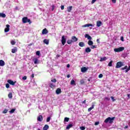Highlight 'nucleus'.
Listing matches in <instances>:
<instances>
[{
  "instance_id": "obj_39",
  "label": "nucleus",
  "mask_w": 130,
  "mask_h": 130,
  "mask_svg": "<svg viewBox=\"0 0 130 130\" xmlns=\"http://www.w3.org/2000/svg\"><path fill=\"white\" fill-rule=\"evenodd\" d=\"M112 62H113V60H111V61L109 62L108 64L109 67H112Z\"/></svg>"
},
{
  "instance_id": "obj_37",
  "label": "nucleus",
  "mask_w": 130,
  "mask_h": 130,
  "mask_svg": "<svg viewBox=\"0 0 130 130\" xmlns=\"http://www.w3.org/2000/svg\"><path fill=\"white\" fill-rule=\"evenodd\" d=\"M69 120H70V118L65 117L64 119V121H66V122H68Z\"/></svg>"
},
{
  "instance_id": "obj_41",
  "label": "nucleus",
  "mask_w": 130,
  "mask_h": 130,
  "mask_svg": "<svg viewBox=\"0 0 130 130\" xmlns=\"http://www.w3.org/2000/svg\"><path fill=\"white\" fill-rule=\"evenodd\" d=\"M36 55H38L39 56L40 55V51H37L36 53Z\"/></svg>"
},
{
  "instance_id": "obj_33",
  "label": "nucleus",
  "mask_w": 130,
  "mask_h": 130,
  "mask_svg": "<svg viewBox=\"0 0 130 130\" xmlns=\"http://www.w3.org/2000/svg\"><path fill=\"white\" fill-rule=\"evenodd\" d=\"M6 14L4 13H0V17H2V18H6Z\"/></svg>"
},
{
  "instance_id": "obj_35",
  "label": "nucleus",
  "mask_w": 130,
  "mask_h": 130,
  "mask_svg": "<svg viewBox=\"0 0 130 130\" xmlns=\"http://www.w3.org/2000/svg\"><path fill=\"white\" fill-rule=\"evenodd\" d=\"M73 41L72 40H68L67 41V43L68 44H72V43H73Z\"/></svg>"
},
{
  "instance_id": "obj_43",
  "label": "nucleus",
  "mask_w": 130,
  "mask_h": 130,
  "mask_svg": "<svg viewBox=\"0 0 130 130\" xmlns=\"http://www.w3.org/2000/svg\"><path fill=\"white\" fill-rule=\"evenodd\" d=\"M51 119V118L50 117H48L47 118V122H49L50 121V119Z\"/></svg>"
},
{
  "instance_id": "obj_12",
  "label": "nucleus",
  "mask_w": 130,
  "mask_h": 130,
  "mask_svg": "<svg viewBox=\"0 0 130 130\" xmlns=\"http://www.w3.org/2000/svg\"><path fill=\"white\" fill-rule=\"evenodd\" d=\"M102 25V22L100 20H98L96 21V26L97 27H100Z\"/></svg>"
},
{
  "instance_id": "obj_26",
  "label": "nucleus",
  "mask_w": 130,
  "mask_h": 130,
  "mask_svg": "<svg viewBox=\"0 0 130 130\" xmlns=\"http://www.w3.org/2000/svg\"><path fill=\"white\" fill-rule=\"evenodd\" d=\"M85 52L87 53H89V52H91V49L89 47H87L85 49Z\"/></svg>"
},
{
  "instance_id": "obj_20",
  "label": "nucleus",
  "mask_w": 130,
  "mask_h": 130,
  "mask_svg": "<svg viewBox=\"0 0 130 130\" xmlns=\"http://www.w3.org/2000/svg\"><path fill=\"white\" fill-rule=\"evenodd\" d=\"M79 45L80 47H84V46H85V43L83 42H80L79 43Z\"/></svg>"
},
{
  "instance_id": "obj_31",
  "label": "nucleus",
  "mask_w": 130,
  "mask_h": 130,
  "mask_svg": "<svg viewBox=\"0 0 130 130\" xmlns=\"http://www.w3.org/2000/svg\"><path fill=\"white\" fill-rule=\"evenodd\" d=\"M107 59V58L106 57H104L103 58H101L100 61H104Z\"/></svg>"
},
{
  "instance_id": "obj_47",
  "label": "nucleus",
  "mask_w": 130,
  "mask_h": 130,
  "mask_svg": "<svg viewBox=\"0 0 130 130\" xmlns=\"http://www.w3.org/2000/svg\"><path fill=\"white\" fill-rule=\"evenodd\" d=\"M99 78H100V79H101V78H103V74H101L99 75Z\"/></svg>"
},
{
  "instance_id": "obj_1",
  "label": "nucleus",
  "mask_w": 130,
  "mask_h": 130,
  "mask_svg": "<svg viewBox=\"0 0 130 130\" xmlns=\"http://www.w3.org/2000/svg\"><path fill=\"white\" fill-rule=\"evenodd\" d=\"M22 21L23 24H26V23H29V24H31V23H32L31 20H30V19H28V17H24L22 18Z\"/></svg>"
},
{
  "instance_id": "obj_49",
  "label": "nucleus",
  "mask_w": 130,
  "mask_h": 130,
  "mask_svg": "<svg viewBox=\"0 0 130 130\" xmlns=\"http://www.w3.org/2000/svg\"><path fill=\"white\" fill-rule=\"evenodd\" d=\"M111 99H112L113 102H114V101H115V99H114V98L113 96H111Z\"/></svg>"
},
{
  "instance_id": "obj_57",
  "label": "nucleus",
  "mask_w": 130,
  "mask_h": 130,
  "mask_svg": "<svg viewBox=\"0 0 130 130\" xmlns=\"http://www.w3.org/2000/svg\"><path fill=\"white\" fill-rule=\"evenodd\" d=\"M82 104H86V100L82 102Z\"/></svg>"
},
{
  "instance_id": "obj_11",
  "label": "nucleus",
  "mask_w": 130,
  "mask_h": 130,
  "mask_svg": "<svg viewBox=\"0 0 130 130\" xmlns=\"http://www.w3.org/2000/svg\"><path fill=\"white\" fill-rule=\"evenodd\" d=\"M60 93H61V89L59 88H57L56 90V94H57V95H59Z\"/></svg>"
},
{
  "instance_id": "obj_42",
  "label": "nucleus",
  "mask_w": 130,
  "mask_h": 130,
  "mask_svg": "<svg viewBox=\"0 0 130 130\" xmlns=\"http://www.w3.org/2000/svg\"><path fill=\"white\" fill-rule=\"evenodd\" d=\"M84 83H85V81H84V80L83 79L80 80V84H81V85H83Z\"/></svg>"
},
{
  "instance_id": "obj_23",
  "label": "nucleus",
  "mask_w": 130,
  "mask_h": 130,
  "mask_svg": "<svg viewBox=\"0 0 130 130\" xmlns=\"http://www.w3.org/2000/svg\"><path fill=\"white\" fill-rule=\"evenodd\" d=\"M49 128V126L47 124L45 125V126L43 127V130H48Z\"/></svg>"
},
{
  "instance_id": "obj_3",
  "label": "nucleus",
  "mask_w": 130,
  "mask_h": 130,
  "mask_svg": "<svg viewBox=\"0 0 130 130\" xmlns=\"http://www.w3.org/2000/svg\"><path fill=\"white\" fill-rule=\"evenodd\" d=\"M121 67H123V62H118L116 64V69H119L121 68Z\"/></svg>"
},
{
  "instance_id": "obj_25",
  "label": "nucleus",
  "mask_w": 130,
  "mask_h": 130,
  "mask_svg": "<svg viewBox=\"0 0 130 130\" xmlns=\"http://www.w3.org/2000/svg\"><path fill=\"white\" fill-rule=\"evenodd\" d=\"M88 44L89 46H92V45L94 44V43H93V41H91V40H89L88 42Z\"/></svg>"
},
{
  "instance_id": "obj_54",
  "label": "nucleus",
  "mask_w": 130,
  "mask_h": 130,
  "mask_svg": "<svg viewBox=\"0 0 130 130\" xmlns=\"http://www.w3.org/2000/svg\"><path fill=\"white\" fill-rule=\"evenodd\" d=\"M112 2H113V4L116 3V0H112Z\"/></svg>"
},
{
  "instance_id": "obj_52",
  "label": "nucleus",
  "mask_w": 130,
  "mask_h": 130,
  "mask_svg": "<svg viewBox=\"0 0 130 130\" xmlns=\"http://www.w3.org/2000/svg\"><path fill=\"white\" fill-rule=\"evenodd\" d=\"M105 99L106 100H108V101H109V100H110V99L108 97H106Z\"/></svg>"
},
{
  "instance_id": "obj_21",
  "label": "nucleus",
  "mask_w": 130,
  "mask_h": 130,
  "mask_svg": "<svg viewBox=\"0 0 130 130\" xmlns=\"http://www.w3.org/2000/svg\"><path fill=\"white\" fill-rule=\"evenodd\" d=\"M83 27H93V24L91 23H88V24L84 25Z\"/></svg>"
},
{
  "instance_id": "obj_2",
  "label": "nucleus",
  "mask_w": 130,
  "mask_h": 130,
  "mask_svg": "<svg viewBox=\"0 0 130 130\" xmlns=\"http://www.w3.org/2000/svg\"><path fill=\"white\" fill-rule=\"evenodd\" d=\"M124 50V47H120L118 48H115L114 51L115 52H120V51H123Z\"/></svg>"
},
{
  "instance_id": "obj_62",
  "label": "nucleus",
  "mask_w": 130,
  "mask_h": 130,
  "mask_svg": "<svg viewBox=\"0 0 130 130\" xmlns=\"http://www.w3.org/2000/svg\"><path fill=\"white\" fill-rule=\"evenodd\" d=\"M71 77V76L70 75V74H68V75H67V78H70Z\"/></svg>"
},
{
  "instance_id": "obj_50",
  "label": "nucleus",
  "mask_w": 130,
  "mask_h": 130,
  "mask_svg": "<svg viewBox=\"0 0 130 130\" xmlns=\"http://www.w3.org/2000/svg\"><path fill=\"white\" fill-rule=\"evenodd\" d=\"M120 40L121 41H124V38H123V36H122L120 37Z\"/></svg>"
},
{
  "instance_id": "obj_14",
  "label": "nucleus",
  "mask_w": 130,
  "mask_h": 130,
  "mask_svg": "<svg viewBox=\"0 0 130 130\" xmlns=\"http://www.w3.org/2000/svg\"><path fill=\"white\" fill-rule=\"evenodd\" d=\"M85 38H87L88 40H92V37L88 34H85Z\"/></svg>"
},
{
  "instance_id": "obj_60",
  "label": "nucleus",
  "mask_w": 130,
  "mask_h": 130,
  "mask_svg": "<svg viewBox=\"0 0 130 130\" xmlns=\"http://www.w3.org/2000/svg\"><path fill=\"white\" fill-rule=\"evenodd\" d=\"M124 128H128V125H126V126L124 127Z\"/></svg>"
},
{
  "instance_id": "obj_58",
  "label": "nucleus",
  "mask_w": 130,
  "mask_h": 130,
  "mask_svg": "<svg viewBox=\"0 0 130 130\" xmlns=\"http://www.w3.org/2000/svg\"><path fill=\"white\" fill-rule=\"evenodd\" d=\"M96 42L97 43H100V41L99 40V39L96 40Z\"/></svg>"
},
{
  "instance_id": "obj_8",
  "label": "nucleus",
  "mask_w": 130,
  "mask_h": 130,
  "mask_svg": "<svg viewBox=\"0 0 130 130\" xmlns=\"http://www.w3.org/2000/svg\"><path fill=\"white\" fill-rule=\"evenodd\" d=\"M71 40H72V42H77L78 41V38L76 37V36H72L71 38Z\"/></svg>"
},
{
  "instance_id": "obj_51",
  "label": "nucleus",
  "mask_w": 130,
  "mask_h": 130,
  "mask_svg": "<svg viewBox=\"0 0 130 130\" xmlns=\"http://www.w3.org/2000/svg\"><path fill=\"white\" fill-rule=\"evenodd\" d=\"M61 10H64V6L63 5L61 6Z\"/></svg>"
},
{
  "instance_id": "obj_53",
  "label": "nucleus",
  "mask_w": 130,
  "mask_h": 130,
  "mask_svg": "<svg viewBox=\"0 0 130 130\" xmlns=\"http://www.w3.org/2000/svg\"><path fill=\"white\" fill-rule=\"evenodd\" d=\"M96 1H97V0H92L91 4H94L95 2H96Z\"/></svg>"
},
{
  "instance_id": "obj_34",
  "label": "nucleus",
  "mask_w": 130,
  "mask_h": 130,
  "mask_svg": "<svg viewBox=\"0 0 130 130\" xmlns=\"http://www.w3.org/2000/svg\"><path fill=\"white\" fill-rule=\"evenodd\" d=\"M90 48L91 49H95V48H97V45H91V46L90 47Z\"/></svg>"
},
{
  "instance_id": "obj_9",
  "label": "nucleus",
  "mask_w": 130,
  "mask_h": 130,
  "mask_svg": "<svg viewBox=\"0 0 130 130\" xmlns=\"http://www.w3.org/2000/svg\"><path fill=\"white\" fill-rule=\"evenodd\" d=\"M47 33H48V30H47V29L44 28L43 29L42 31V34H43V35H45L47 34Z\"/></svg>"
},
{
  "instance_id": "obj_36",
  "label": "nucleus",
  "mask_w": 130,
  "mask_h": 130,
  "mask_svg": "<svg viewBox=\"0 0 130 130\" xmlns=\"http://www.w3.org/2000/svg\"><path fill=\"white\" fill-rule=\"evenodd\" d=\"M15 111H16V109H11V110L9 111V113H14V112H15Z\"/></svg>"
},
{
  "instance_id": "obj_17",
  "label": "nucleus",
  "mask_w": 130,
  "mask_h": 130,
  "mask_svg": "<svg viewBox=\"0 0 130 130\" xmlns=\"http://www.w3.org/2000/svg\"><path fill=\"white\" fill-rule=\"evenodd\" d=\"M5 64V61L3 60H0V67H4Z\"/></svg>"
},
{
  "instance_id": "obj_30",
  "label": "nucleus",
  "mask_w": 130,
  "mask_h": 130,
  "mask_svg": "<svg viewBox=\"0 0 130 130\" xmlns=\"http://www.w3.org/2000/svg\"><path fill=\"white\" fill-rule=\"evenodd\" d=\"M8 98H9V99H12V98H13V94L12 93V92H10L9 93Z\"/></svg>"
},
{
  "instance_id": "obj_28",
  "label": "nucleus",
  "mask_w": 130,
  "mask_h": 130,
  "mask_svg": "<svg viewBox=\"0 0 130 130\" xmlns=\"http://www.w3.org/2000/svg\"><path fill=\"white\" fill-rule=\"evenodd\" d=\"M94 106H95V105H92L91 107L90 108H88V112H90V111H91V110H92V109H94Z\"/></svg>"
},
{
  "instance_id": "obj_18",
  "label": "nucleus",
  "mask_w": 130,
  "mask_h": 130,
  "mask_svg": "<svg viewBox=\"0 0 130 130\" xmlns=\"http://www.w3.org/2000/svg\"><path fill=\"white\" fill-rule=\"evenodd\" d=\"M49 87L50 88H51L53 90L54 88H55V85H54L53 83H50L49 84Z\"/></svg>"
},
{
  "instance_id": "obj_40",
  "label": "nucleus",
  "mask_w": 130,
  "mask_h": 130,
  "mask_svg": "<svg viewBox=\"0 0 130 130\" xmlns=\"http://www.w3.org/2000/svg\"><path fill=\"white\" fill-rule=\"evenodd\" d=\"M80 129H81V130H85V129H86V127L85 126H80Z\"/></svg>"
},
{
  "instance_id": "obj_15",
  "label": "nucleus",
  "mask_w": 130,
  "mask_h": 130,
  "mask_svg": "<svg viewBox=\"0 0 130 130\" xmlns=\"http://www.w3.org/2000/svg\"><path fill=\"white\" fill-rule=\"evenodd\" d=\"M73 10V6H69L67 7V12L68 13H71V11Z\"/></svg>"
},
{
  "instance_id": "obj_46",
  "label": "nucleus",
  "mask_w": 130,
  "mask_h": 130,
  "mask_svg": "<svg viewBox=\"0 0 130 130\" xmlns=\"http://www.w3.org/2000/svg\"><path fill=\"white\" fill-rule=\"evenodd\" d=\"M51 81L52 83H56V79H52Z\"/></svg>"
},
{
  "instance_id": "obj_61",
  "label": "nucleus",
  "mask_w": 130,
  "mask_h": 130,
  "mask_svg": "<svg viewBox=\"0 0 130 130\" xmlns=\"http://www.w3.org/2000/svg\"><path fill=\"white\" fill-rule=\"evenodd\" d=\"M129 96H130L129 94H127V97L128 98V99H129Z\"/></svg>"
},
{
  "instance_id": "obj_4",
  "label": "nucleus",
  "mask_w": 130,
  "mask_h": 130,
  "mask_svg": "<svg viewBox=\"0 0 130 130\" xmlns=\"http://www.w3.org/2000/svg\"><path fill=\"white\" fill-rule=\"evenodd\" d=\"M121 70H122V71H124V70H126L125 71V72L127 73L129 71H130V66H129L128 68H127V66H126L124 68H122Z\"/></svg>"
},
{
  "instance_id": "obj_24",
  "label": "nucleus",
  "mask_w": 130,
  "mask_h": 130,
  "mask_svg": "<svg viewBox=\"0 0 130 130\" xmlns=\"http://www.w3.org/2000/svg\"><path fill=\"white\" fill-rule=\"evenodd\" d=\"M17 51V47H15L14 49H12L11 52L12 53H16Z\"/></svg>"
},
{
  "instance_id": "obj_16",
  "label": "nucleus",
  "mask_w": 130,
  "mask_h": 130,
  "mask_svg": "<svg viewBox=\"0 0 130 130\" xmlns=\"http://www.w3.org/2000/svg\"><path fill=\"white\" fill-rule=\"evenodd\" d=\"M114 119H115V117H110V119L109 121V123H113Z\"/></svg>"
},
{
  "instance_id": "obj_45",
  "label": "nucleus",
  "mask_w": 130,
  "mask_h": 130,
  "mask_svg": "<svg viewBox=\"0 0 130 130\" xmlns=\"http://www.w3.org/2000/svg\"><path fill=\"white\" fill-rule=\"evenodd\" d=\"M8 112V110L7 109H5L3 112V113H7Z\"/></svg>"
},
{
  "instance_id": "obj_56",
  "label": "nucleus",
  "mask_w": 130,
  "mask_h": 130,
  "mask_svg": "<svg viewBox=\"0 0 130 130\" xmlns=\"http://www.w3.org/2000/svg\"><path fill=\"white\" fill-rule=\"evenodd\" d=\"M94 124L95 125H98V124H99V122H95Z\"/></svg>"
},
{
  "instance_id": "obj_29",
  "label": "nucleus",
  "mask_w": 130,
  "mask_h": 130,
  "mask_svg": "<svg viewBox=\"0 0 130 130\" xmlns=\"http://www.w3.org/2000/svg\"><path fill=\"white\" fill-rule=\"evenodd\" d=\"M110 119V117H108L107 118H106L105 121L104 122L105 123H108V122H109V120Z\"/></svg>"
},
{
  "instance_id": "obj_59",
  "label": "nucleus",
  "mask_w": 130,
  "mask_h": 130,
  "mask_svg": "<svg viewBox=\"0 0 130 130\" xmlns=\"http://www.w3.org/2000/svg\"><path fill=\"white\" fill-rule=\"evenodd\" d=\"M31 78L33 79L34 78V74H31Z\"/></svg>"
},
{
  "instance_id": "obj_6",
  "label": "nucleus",
  "mask_w": 130,
  "mask_h": 130,
  "mask_svg": "<svg viewBox=\"0 0 130 130\" xmlns=\"http://www.w3.org/2000/svg\"><path fill=\"white\" fill-rule=\"evenodd\" d=\"M7 83H9V84H10V85H12V86H15V83H17V81L14 82V81L9 79L7 81Z\"/></svg>"
},
{
  "instance_id": "obj_55",
  "label": "nucleus",
  "mask_w": 130,
  "mask_h": 130,
  "mask_svg": "<svg viewBox=\"0 0 130 130\" xmlns=\"http://www.w3.org/2000/svg\"><path fill=\"white\" fill-rule=\"evenodd\" d=\"M55 6L54 5L52 6V11H53L54 10Z\"/></svg>"
},
{
  "instance_id": "obj_32",
  "label": "nucleus",
  "mask_w": 130,
  "mask_h": 130,
  "mask_svg": "<svg viewBox=\"0 0 130 130\" xmlns=\"http://www.w3.org/2000/svg\"><path fill=\"white\" fill-rule=\"evenodd\" d=\"M71 85L75 86V85H76V82L75 81V80H72L71 81Z\"/></svg>"
},
{
  "instance_id": "obj_38",
  "label": "nucleus",
  "mask_w": 130,
  "mask_h": 130,
  "mask_svg": "<svg viewBox=\"0 0 130 130\" xmlns=\"http://www.w3.org/2000/svg\"><path fill=\"white\" fill-rule=\"evenodd\" d=\"M11 44H12V45H15V44H16V42L14 40H12L11 41Z\"/></svg>"
},
{
  "instance_id": "obj_22",
  "label": "nucleus",
  "mask_w": 130,
  "mask_h": 130,
  "mask_svg": "<svg viewBox=\"0 0 130 130\" xmlns=\"http://www.w3.org/2000/svg\"><path fill=\"white\" fill-rule=\"evenodd\" d=\"M43 42L44 43H45V44H46L47 45H48V44H49V40L47 39L44 40Z\"/></svg>"
},
{
  "instance_id": "obj_13",
  "label": "nucleus",
  "mask_w": 130,
  "mask_h": 130,
  "mask_svg": "<svg viewBox=\"0 0 130 130\" xmlns=\"http://www.w3.org/2000/svg\"><path fill=\"white\" fill-rule=\"evenodd\" d=\"M43 119V117L42 115H40L38 117L37 120L38 121H42V120Z\"/></svg>"
},
{
  "instance_id": "obj_19",
  "label": "nucleus",
  "mask_w": 130,
  "mask_h": 130,
  "mask_svg": "<svg viewBox=\"0 0 130 130\" xmlns=\"http://www.w3.org/2000/svg\"><path fill=\"white\" fill-rule=\"evenodd\" d=\"M87 68L83 67L81 68V72L82 73H86V72H87Z\"/></svg>"
},
{
  "instance_id": "obj_27",
  "label": "nucleus",
  "mask_w": 130,
  "mask_h": 130,
  "mask_svg": "<svg viewBox=\"0 0 130 130\" xmlns=\"http://www.w3.org/2000/svg\"><path fill=\"white\" fill-rule=\"evenodd\" d=\"M71 127H73L72 124H69V125H68L66 127V129H70Z\"/></svg>"
},
{
  "instance_id": "obj_10",
  "label": "nucleus",
  "mask_w": 130,
  "mask_h": 130,
  "mask_svg": "<svg viewBox=\"0 0 130 130\" xmlns=\"http://www.w3.org/2000/svg\"><path fill=\"white\" fill-rule=\"evenodd\" d=\"M6 27H7L5 29V32H9V31H10V25L7 24Z\"/></svg>"
},
{
  "instance_id": "obj_5",
  "label": "nucleus",
  "mask_w": 130,
  "mask_h": 130,
  "mask_svg": "<svg viewBox=\"0 0 130 130\" xmlns=\"http://www.w3.org/2000/svg\"><path fill=\"white\" fill-rule=\"evenodd\" d=\"M61 43L62 45H64L67 42V39L64 38V36H62L61 38Z\"/></svg>"
},
{
  "instance_id": "obj_48",
  "label": "nucleus",
  "mask_w": 130,
  "mask_h": 130,
  "mask_svg": "<svg viewBox=\"0 0 130 130\" xmlns=\"http://www.w3.org/2000/svg\"><path fill=\"white\" fill-rule=\"evenodd\" d=\"M22 80H27V76H24L22 77Z\"/></svg>"
},
{
  "instance_id": "obj_64",
  "label": "nucleus",
  "mask_w": 130,
  "mask_h": 130,
  "mask_svg": "<svg viewBox=\"0 0 130 130\" xmlns=\"http://www.w3.org/2000/svg\"><path fill=\"white\" fill-rule=\"evenodd\" d=\"M31 45H33V44H32V43L29 44L28 45V46H31Z\"/></svg>"
},
{
  "instance_id": "obj_7",
  "label": "nucleus",
  "mask_w": 130,
  "mask_h": 130,
  "mask_svg": "<svg viewBox=\"0 0 130 130\" xmlns=\"http://www.w3.org/2000/svg\"><path fill=\"white\" fill-rule=\"evenodd\" d=\"M32 61H34L35 64H38L40 61L38 60V58L36 57L32 59Z\"/></svg>"
},
{
  "instance_id": "obj_44",
  "label": "nucleus",
  "mask_w": 130,
  "mask_h": 130,
  "mask_svg": "<svg viewBox=\"0 0 130 130\" xmlns=\"http://www.w3.org/2000/svg\"><path fill=\"white\" fill-rule=\"evenodd\" d=\"M6 87L7 88V89H9V88H10V84L9 83H7L6 84Z\"/></svg>"
},
{
  "instance_id": "obj_63",
  "label": "nucleus",
  "mask_w": 130,
  "mask_h": 130,
  "mask_svg": "<svg viewBox=\"0 0 130 130\" xmlns=\"http://www.w3.org/2000/svg\"><path fill=\"white\" fill-rule=\"evenodd\" d=\"M70 67H71V66H70V64H67V68H70Z\"/></svg>"
}]
</instances>
